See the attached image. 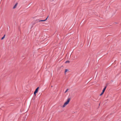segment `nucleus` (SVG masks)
Here are the masks:
<instances>
[{
	"label": "nucleus",
	"mask_w": 121,
	"mask_h": 121,
	"mask_svg": "<svg viewBox=\"0 0 121 121\" xmlns=\"http://www.w3.org/2000/svg\"><path fill=\"white\" fill-rule=\"evenodd\" d=\"M70 98H68L67 99V101L64 103V105L62 106L63 108L65 107L67 105L69 104L70 101Z\"/></svg>",
	"instance_id": "1"
},
{
	"label": "nucleus",
	"mask_w": 121,
	"mask_h": 121,
	"mask_svg": "<svg viewBox=\"0 0 121 121\" xmlns=\"http://www.w3.org/2000/svg\"><path fill=\"white\" fill-rule=\"evenodd\" d=\"M39 88V87H38L35 90V91L34 93V94L35 96L36 95V94L38 92Z\"/></svg>",
	"instance_id": "2"
},
{
	"label": "nucleus",
	"mask_w": 121,
	"mask_h": 121,
	"mask_svg": "<svg viewBox=\"0 0 121 121\" xmlns=\"http://www.w3.org/2000/svg\"><path fill=\"white\" fill-rule=\"evenodd\" d=\"M48 17H48L46 18V19L44 20H37L39 21V22L45 21H46L47 20Z\"/></svg>",
	"instance_id": "3"
},
{
	"label": "nucleus",
	"mask_w": 121,
	"mask_h": 121,
	"mask_svg": "<svg viewBox=\"0 0 121 121\" xmlns=\"http://www.w3.org/2000/svg\"><path fill=\"white\" fill-rule=\"evenodd\" d=\"M106 88V86H105L104 88V89H103V91H102V92H103L104 93V92L105 91V90Z\"/></svg>",
	"instance_id": "4"
},
{
	"label": "nucleus",
	"mask_w": 121,
	"mask_h": 121,
	"mask_svg": "<svg viewBox=\"0 0 121 121\" xmlns=\"http://www.w3.org/2000/svg\"><path fill=\"white\" fill-rule=\"evenodd\" d=\"M17 4H16L13 7V8L14 9H15L17 5Z\"/></svg>",
	"instance_id": "5"
},
{
	"label": "nucleus",
	"mask_w": 121,
	"mask_h": 121,
	"mask_svg": "<svg viewBox=\"0 0 121 121\" xmlns=\"http://www.w3.org/2000/svg\"><path fill=\"white\" fill-rule=\"evenodd\" d=\"M68 70L67 69H65V74H66V72H67Z\"/></svg>",
	"instance_id": "6"
},
{
	"label": "nucleus",
	"mask_w": 121,
	"mask_h": 121,
	"mask_svg": "<svg viewBox=\"0 0 121 121\" xmlns=\"http://www.w3.org/2000/svg\"><path fill=\"white\" fill-rule=\"evenodd\" d=\"M5 35H4V36L3 37L1 38V40H2V39H4V37H5Z\"/></svg>",
	"instance_id": "7"
},
{
	"label": "nucleus",
	"mask_w": 121,
	"mask_h": 121,
	"mask_svg": "<svg viewBox=\"0 0 121 121\" xmlns=\"http://www.w3.org/2000/svg\"><path fill=\"white\" fill-rule=\"evenodd\" d=\"M69 60L65 62V63H69Z\"/></svg>",
	"instance_id": "8"
},
{
	"label": "nucleus",
	"mask_w": 121,
	"mask_h": 121,
	"mask_svg": "<svg viewBox=\"0 0 121 121\" xmlns=\"http://www.w3.org/2000/svg\"><path fill=\"white\" fill-rule=\"evenodd\" d=\"M104 93V92H102L101 93V94H100V95L101 96Z\"/></svg>",
	"instance_id": "9"
},
{
	"label": "nucleus",
	"mask_w": 121,
	"mask_h": 121,
	"mask_svg": "<svg viewBox=\"0 0 121 121\" xmlns=\"http://www.w3.org/2000/svg\"><path fill=\"white\" fill-rule=\"evenodd\" d=\"M68 89H67L66 90V91L65 92V93L66 92H67V91H68Z\"/></svg>",
	"instance_id": "10"
}]
</instances>
